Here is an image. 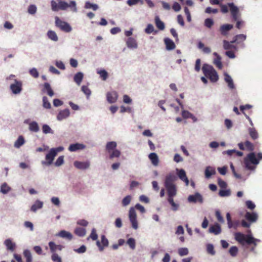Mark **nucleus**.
Returning a JSON list of instances; mask_svg holds the SVG:
<instances>
[{"label":"nucleus","instance_id":"1","mask_svg":"<svg viewBox=\"0 0 262 262\" xmlns=\"http://www.w3.org/2000/svg\"><path fill=\"white\" fill-rule=\"evenodd\" d=\"M176 179L173 173H169L165 177L164 186L167 190L168 198H173L177 194V187L174 183Z\"/></svg>","mask_w":262,"mask_h":262},{"label":"nucleus","instance_id":"2","mask_svg":"<svg viewBox=\"0 0 262 262\" xmlns=\"http://www.w3.org/2000/svg\"><path fill=\"white\" fill-rule=\"evenodd\" d=\"M58 3L54 0L51 2L52 10L53 11H58L59 10H65L68 8H70L74 12L77 11L76 2L74 1H71L69 4L62 0H57Z\"/></svg>","mask_w":262,"mask_h":262},{"label":"nucleus","instance_id":"3","mask_svg":"<svg viewBox=\"0 0 262 262\" xmlns=\"http://www.w3.org/2000/svg\"><path fill=\"white\" fill-rule=\"evenodd\" d=\"M235 239L242 245H244L246 243L249 245L253 244L256 246V243L260 242L259 239L254 238L250 234L245 235L241 232L235 233Z\"/></svg>","mask_w":262,"mask_h":262},{"label":"nucleus","instance_id":"4","mask_svg":"<svg viewBox=\"0 0 262 262\" xmlns=\"http://www.w3.org/2000/svg\"><path fill=\"white\" fill-rule=\"evenodd\" d=\"M245 168L248 170H254L255 169V165L259 164V158L257 155L253 152H250L247 155L244 159Z\"/></svg>","mask_w":262,"mask_h":262},{"label":"nucleus","instance_id":"5","mask_svg":"<svg viewBox=\"0 0 262 262\" xmlns=\"http://www.w3.org/2000/svg\"><path fill=\"white\" fill-rule=\"evenodd\" d=\"M228 6L229 7L233 19L236 21V27L237 29H240L243 26L244 22L239 19L240 17L239 9L233 3H229Z\"/></svg>","mask_w":262,"mask_h":262},{"label":"nucleus","instance_id":"6","mask_svg":"<svg viewBox=\"0 0 262 262\" xmlns=\"http://www.w3.org/2000/svg\"><path fill=\"white\" fill-rule=\"evenodd\" d=\"M202 71L205 76L208 78L212 82H215L219 80V76L216 71L213 67L204 64L202 67Z\"/></svg>","mask_w":262,"mask_h":262},{"label":"nucleus","instance_id":"7","mask_svg":"<svg viewBox=\"0 0 262 262\" xmlns=\"http://www.w3.org/2000/svg\"><path fill=\"white\" fill-rule=\"evenodd\" d=\"M63 150V147L59 146L57 148H53L50 149L49 152L46 156V161H43L41 162L42 165H51L54 158L57 155L58 152H60Z\"/></svg>","mask_w":262,"mask_h":262},{"label":"nucleus","instance_id":"8","mask_svg":"<svg viewBox=\"0 0 262 262\" xmlns=\"http://www.w3.org/2000/svg\"><path fill=\"white\" fill-rule=\"evenodd\" d=\"M117 143L115 141H111L107 143L106 145V150L110 154V158L112 159L114 158H118L121 155V152L116 149Z\"/></svg>","mask_w":262,"mask_h":262},{"label":"nucleus","instance_id":"9","mask_svg":"<svg viewBox=\"0 0 262 262\" xmlns=\"http://www.w3.org/2000/svg\"><path fill=\"white\" fill-rule=\"evenodd\" d=\"M55 25L65 32H70L72 30V27L68 23L62 21L57 16L55 17Z\"/></svg>","mask_w":262,"mask_h":262},{"label":"nucleus","instance_id":"10","mask_svg":"<svg viewBox=\"0 0 262 262\" xmlns=\"http://www.w3.org/2000/svg\"><path fill=\"white\" fill-rule=\"evenodd\" d=\"M22 87V81L15 79H14V83L10 85V89L14 94H18L21 92Z\"/></svg>","mask_w":262,"mask_h":262},{"label":"nucleus","instance_id":"11","mask_svg":"<svg viewBox=\"0 0 262 262\" xmlns=\"http://www.w3.org/2000/svg\"><path fill=\"white\" fill-rule=\"evenodd\" d=\"M129 218L134 229H137L138 227L137 221V215L135 210L133 208H130L129 211Z\"/></svg>","mask_w":262,"mask_h":262},{"label":"nucleus","instance_id":"12","mask_svg":"<svg viewBox=\"0 0 262 262\" xmlns=\"http://www.w3.org/2000/svg\"><path fill=\"white\" fill-rule=\"evenodd\" d=\"M101 244L99 241H97L96 242V245L98 247L99 250L100 251H102L104 247L108 246V241L104 235H101Z\"/></svg>","mask_w":262,"mask_h":262},{"label":"nucleus","instance_id":"13","mask_svg":"<svg viewBox=\"0 0 262 262\" xmlns=\"http://www.w3.org/2000/svg\"><path fill=\"white\" fill-rule=\"evenodd\" d=\"M74 166L78 169H85L90 167V163L89 161L80 162L76 161L74 162Z\"/></svg>","mask_w":262,"mask_h":262},{"label":"nucleus","instance_id":"14","mask_svg":"<svg viewBox=\"0 0 262 262\" xmlns=\"http://www.w3.org/2000/svg\"><path fill=\"white\" fill-rule=\"evenodd\" d=\"M233 26L231 24H225L222 25L220 28V31L223 36H227L228 32L233 28Z\"/></svg>","mask_w":262,"mask_h":262},{"label":"nucleus","instance_id":"15","mask_svg":"<svg viewBox=\"0 0 262 262\" xmlns=\"http://www.w3.org/2000/svg\"><path fill=\"white\" fill-rule=\"evenodd\" d=\"M106 98L110 103H115L118 98L117 93L115 91L108 92L106 94Z\"/></svg>","mask_w":262,"mask_h":262},{"label":"nucleus","instance_id":"16","mask_svg":"<svg viewBox=\"0 0 262 262\" xmlns=\"http://www.w3.org/2000/svg\"><path fill=\"white\" fill-rule=\"evenodd\" d=\"M188 200L189 202L196 203L198 202L202 203L203 202V198L200 193H195L194 195H189Z\"/></svg>","mask_w":262,"mask_h":262},{"label":"nucleus","instance_id":"17","mask_svg":"<svg viewBox=\"0 0 262 262\" xmlns=\"http://www.w3.org/2000/svg\"><path fill=\"white\" fill-rule=\"evenodd\" d=\"M245 217L247 220L251 223L255 222L258 219V215L257 213L254 212H247Z\"/></svg>","mask_w":262,"mask_h":262},{"label":"nucleus","instance_id":"18","mask_svg":"<svg viewBox=\"0 0 262 262\" xmlns=\"http://www.w3.org/2000/svg\"><path fill=\"white\" fill-rule=\"evenodd\" d=\"M178 176L179 178L183 181H184L186 186L189 185V180L188 179L185 170L183 169L177 170Z\"/></svg>","mask_w":262,"mask_h":262},{"label":"nucleus","instance_id":"19","mask_svg":"<svg viewBox=\"0 0 262 262\" xmlns=\"http://www.w3.org/2000/svg\"><path fill=\"white\" fill-rule=\"evenodd\" d=\"M209 231L215 235H218L221 232V228L219 224H215L210 227Z\"/></svg>","mask_w":262,"mask_h":262},{"label":"nucleus","instance_id":"20","mask_svg":"<svg viewBox=\"0 0 262 262\" xmlns=\"http://www.w3.org/2000/svg\"><path fill=\"white\" fill-rule=\"evenodd\" d=\"M164 43L167 50H172L176 48V45L174 42L169 38H165L164 39Z\"/></svg>","mask_w":262,"mask_h":262},{"label":"nucleus","instance_id":"21","mask_svg":"<svg viewBox=\"0 0 262 262\" xmlns=\"http://www.w3.org/2000/svg\"><path fill=\"white\" fill-rule=\"evenodd\" d=\"M70 115V111L69 109H65L61 111L57 115V119L58 120H62Z\"/></svg>","mask_w":262,"mask_h":262},{"label":"nucleus","instance_id":"22","mask_svg":"<svg viewBox=\"0 0 262 262\" xmlns=\"http://www.w3.org/2000/svg\"><path fill=\"white\" fill-rule=\"evenodd\" d=\"M42 91L46 92L50 97H52L54 94L50 84L48 82H46L43 84Z\"/></svg>","mask_w":262,"mask_h":262},{"label":"nucleus","instance_id":"23","mask_svg":"<svg viewBox=\"0 0 262 262\" xmlns=\"http://www.w3.org/2000/svg\"><path fill=\"white\" fill-rule=\"evenodd\" d=\"M49 246L51 251L53 253L57 250H61L63 248V246L60 245H56L53 242H50L49 243Z\"/></svg>","mask_w":262,"mask_h":262},{"label":"nucleus","instance_id":"24","mask_svg":"<svg viewBox=\"0 0 262 262\" xmlns=\"http://www.w3.org/2000/svg\"><path fill=\"white\" fill-rule=\"evenodd\" d=\"M85 148V145L82 144L75 143L71 144L68 149L71 151H75L79 149H82Z\"/></svg>","mask_w":262,"mask_h":262},{"label":"nucleus","instance_id":"25","mask_svg":"<svg viewBox=\"0 0 262 262\" xmlns=\"http://www.w3.org/2000/svg\"><path fill=\"white\" fill-rule=\"evenodd\" d=\"M225 81L228 83V86L230 89H234V84L231 76L227 73L224 74Z\"/></svg>","mask_w":262,"mask_h":262},{"label":"nucleus","instance_id":"26","mask_svg":"<svg viewBox=\"0 0 262 262\" xmlns=\"http://www.w3.org/2000/svg\"><path fill=\"white\" fill-rule=\"evenodd\" d=\"M126 45L129 48H137L138 47L136 40L133 37H129L127 39Z\"/></svg>","mask_w":262,"mask_h":262},{"label":"nucleus","instance_id":"27","mask_svg":"<svg viewBox=\"0 0 262 262\" xmlns=\"http://www.w3.org/2000/svg\"><path fill=\"white\" fill-rule=\"evenodd\" d=\"M7 249L11 251H13L15 248V244L12 242L10 239H7L4 242Z\"/></svg>","mask_w":262,"mask_h":262},{"label":"nucleus","instance_id":"28","mask_svg":"<svg viewBox=\"0 0 262 262\" xmlns=\"http://www.w3.org/2000/svg\"><path fill=\"white\" fill-rule=\"evenodd\" d=\"M149 159L150 160L152 164L155 165H158L159 163V158L155 152H152L149 155Z\"/></svg>","mask_w":262,"mask_h":262},{"label":"nucleus","instance_id":"29","mask_svg":"<svg viewBox=\"0 0 262 262\" xmlns=\"http://www.w3.org/2000/svg\"><path fill=\"white\" fill-rule=\"evenodd\" d=\"M58 235L62 238L68 239V240H71L73 238L72 234L68 231L65 230H61L58 233Z\"/></svg>","mask_w":262,"mask_h":262},{"label":"nucleus","instance_id":"30","mask_svg":"<svg viewBox=\"0 0 262 262\" xmlns=\"http://www.w3.org/2000/svg\"><path fill=\"white\" fill-rule=\"evenodd\" d=\"M213 54L216 56V58L214 60L213 63L219 69H222L223 64L221 61V57L217 54V53L214 52Z\"/></svg>","mask_w":262,"mask_h":262},{"label":"nucleus","instance_id":"31","mask_svg":"<svg viewBox=\"0 0 262 262\" xmlns=\"http://www.w3.org/2000/svg\"><path fill=\"white\" fill-rule=\"evenodd\" d=\"M23 255L26 259V262H32L33 257L31 252L29 250H25L23 252Z\"/></svg>","mask_w":262,"mask_h":262},{"label":"nucleus","instance_id":"32","mask_svg":"<svg viewBox=\"0 0 262 262\" xmlns=\"http://www.w3.org/2000/svg\"><path fill=\"white\" fill-rule=\"evenodd\" d=\"M74 233L80 237L84 236L86 234V230L81 227H77L74 230Z\"/></svg>","mask_w":262,"mask_h":262},{"label":"nucleus","instance_id":"33","mask_svg":"<svg viewBox=\"0 0 262 262\" xmlns=\"http://www.w3.org/2000/svg\"><path fill=\"white\" fill-rule=\"evenodd\" d=\"M29 130L33 132H37L39 131V128L37 123L35 121H32L29 123Z\"/></svg>","mask_w":262,"mask_h":262},{"label":"nucleus","instance_id":"34","mask_svg":"<svg viewBox=\"0 0 262 262\" xmlns=\"http://www.w3.org/2000/svg\"><path fill=\"white\" fill-rule=\"evenodd\" d=\"M42 206L43 203L40 201L37 200L31 206V210L33 212H35L37 209L41 208Z\"/></svg>","mask_w":262,"mask_h":262},{"label":"nucleus","instance_id":"35","mask_svg":"<svg viewBox=\"0 0 262 262\" xmlns=\"http://www.w3.org/2000/svg\"><path fill=\"white\" fill-rule=\"evenodd\" d=\"M155 24L156 27L160 30H163L165 28V25L163 21L159 18V16H157L155 17Z\"/></svg>","mask_w":262,"mask_h":262},{"label":"nucleus","instance_id":"36","mask_svg":"<svg viewBox=\"0 0 262 262\" xmlns=\"http://www.w3.org/2000/svg\"><path fill=\"white\" fill-rule=\"evenodd\" d=\"M47 36L49 38L54 41H57L58 39V36L55 31L49 30L47 32Z\"/></svg>","mask_w":262,"mask_h":262},{"label":"nucleus","instance_id":"37","mask_svg":"<svg viewBox=\"0 0 262 262\" xmlns=\"http://www.w3.org/2000/svg\"><path fill=\"white\" fill-rule=\"evenodd\" d=\"M215 173V171L214 169L211 167H207L205 171V177L207 178H209L212 175H213Z\"/></svg>","mask_w":262,"mask_h":262},{"label":"nucleus","instance_id":"38","mask_svg":"<svg viewBox=\"0 0 262 262\" xmlns=\"http://www.w3.org/2000/svg\"><path fill=\"white\" fill-rule=\"evenodd\" d=\"M25 143V139L23 136H19L14 143V146L16 148H19Z\"/></svg>","mask_w":262,"mask_h":262},{"label":"nucleus","instance_id":"39","mask_svg":"<svg viewBox=\"0 0 262 262\" xmlns=\"http://www.w3.org/2000/svg\"><path fill=\"white\" fill-rule=\"evenodd\" d=\"M83 74L81 72H78L76 74L74 77V81L78 84L80 85L83 79Z\"/></svg>","mask_w":262,"mask_h":262},{"label":"nucleus","instance_id":"40","mask_svg":"<svg viewBox=\"0 0 262 262\" xmlns=\"http://www.w3.org/2000/svg\"><path fill=\"white\" fill-rule=\"evenodd\" d=\"M248 131L249 135L253 140H255L258 138V133L255 128H249Z\"/></svg>","mask_w":262,"mask_h":262},{"label":"nucleus","instance_id":"41","mask_svg":"<svg viewBox=\"0 0 262 262\" xmlns=\"http://www.w3.org/2000/svg\"><path fill=\"white\" fill-rule=\"evenodd\" d=\"M246 35L244 34H238L236 35L234 39L231 41V42H238L240 41H243L246 40Z\"/></svg>","mask_w":262,"mask_h":262},{"label":"nucleus","instance_id":"42","mask_svg":"<svg viewBox=\"0 0 262 262\" xmlns=\"http://www.w3.org/2000/svg\"><path fill=\"white\" fill-rule=\"evenodd\" d=\"M84 8L85 9H92L96 11L98 9V6L96 4H92L89 2H86L85 4Z\"/></svg>","mask_w":262,"mask_h":262},{"label":"nucleus","instance_id":"43","mask_svg":"<svg viewBox=\"0 0 262 262\" xmlns=\"http://www.w3.org/2000/svg\"><path fill=\"white\" fill-rule=\"evenodd\" d=\"M167 201L168 203L171 205L172 210L177 211L178 209L179 205V204L174 202L173 198H168Z\"/></svg>","mask_w":262,"mask_h":262},{"label":"nucleus","instance_id":"44","mask_svg":"<svg viewBox=\"0 0 262 262\" xmlns=\"http://www.w3.org/2000/svg\"><path fill=\"white\" fill-rule=\"evenodd\" d=\"M233 43V42H231V41L230 42L226 40H224L223 41L224 48L225 50H229L233 48L235 49V47L232 44Z\"/></svg>","mask_w":262,"mask_h":262},{"label":"nucleus","instance_id":"45","mask_svg":"<svg viewBox=\"0 0 262 262\" xmlns=\"http://www.w3.org/2000/svg\"><path fill=\"white\" fill-rule=\"evenodd\" d=\"M207 252L208 254L214 255L215 254V251L214 249V247L212 244H208L206 246Z\"/></svg>","mask_w":262,"mask_h":262},{"label":"nucleus","instance_id":"46","mask_svg":"<svg viewBox=\"0 0 262 262\" xmlns=\"http://www.w3.org/2000/svg\"><path fill=\"white\" fill-rule=\"evenodd\" d=\"M145 32L147 34H150L152 32H155V33H157V31H155L154 27L151 24H148L146 29H145Z\"/></svg>","mask_w":262,"mask_h":262},{"label":"nucleus","instance_id":"47","mask_svg":"<svg viewBox=\"0 0 262 262\" xmlns=\"http://www.w3.org/2000/svg\"><path fill=\"white\" fill-rule=\"evenodd\" d=\"M103 80H105L108 77L107 72L104 70H101L97 72Z\"/></svg>","mask_w":262,"mask_h":262},{"label":"nucleus","instance_id":"48","mask_svg":"<svg viewBox=\"0 0 262 262\" xmlns=\"http://www.w3.org/2000/svg\"><path fill=\"white\" fill-rule=\"evenodd\" d=\"M42 102H43V106L47 109H49L51 108V104L49 101L48 98L46 96H43L42 98Z\"/></svg>","mask_w":262,"mask_h":262},{"label":"nucleus","instance_id":"49","mask_svg":"<svg viewBox=\"0 0 262 262\" xmlns=\"http://www.w3.org/2000/svg\"><path fill=\"white\" fill-rule=\"evenodd\" d=\"M89 238H91L93 241H96L97 239L98 235L95 228L92 229L89 237H88V239H89Z\"/></svg>","mask_w":262,"mask_h":262},{"label":"nucleus","instance_id":"50","mask_svg":"<svg viewBox=\"0 0 262 262\" xmlns=\"http://www.w3.org/2000/svg\"><path fill=\"white\" fill-rule=\"evenodd\" d=\"M244 145H245V146L246 147V149L250 151L254 150V145H253V144L251 143L250 141H246L244 143Z\"/></svg>","mask_w":262,"mask_h":262},{"label":"nucleus","instance_id":"51","mask_svg":"<svg viewBox=\"0 0 262 262\" xmlns=\"http://www.w3.org/2000/svg\"><path fill=\"white\" fill-rule=\"evenodd\" d=\"M214 24V21L211 18H206L204 21L205 26L208 28H211Z\"/></svg>","mask_w":262,"mask_h":262},{"label":"nucleus","instance_id":"52","mask_svg":"<svg viewBox=\"0 0 262 262\" xmlns=\"http://www.w3.org/2000/svg\"><path fill=\"white\" fill-rule=\"evenodd\" d=\"M131 201V196L127 195L122 201V204L123 206H126L129 204Z\"/></svg>","mask_w":262,"mask_h":262},{"label":"nucleus","instance_id":"53","mask_svg":"<svg viewBox=\"0 0 262 262\" xmlns=\"http://www.w3.org/2000/svg\"><path fill=\"white\" fill-rule=\"evenodd\" d=\"M127 244L132 249H134L136 247L135 240L133 238H129L127 241Z\"/></svg>","mask_w":262,"mask_h":262},{"label":"nucleus","instance_id":"54","mask_svg":"<svg viewBox=\"0 0 262 262\" xmlns=\"http://www.w3.org/2000/svg\"><path fill=\"white\" fill-rule=\"evenodd\" d=\"M37 10V8L34 5H31L29 6L28 12L30 14H34Z\"/></svg>","mask_w":262,"mask_h":262},{"label":"nucleus","instance_id":"55","mask_svg":"<svg viewBox=\"0 0 262 262\" xmlns=\"http://www.w3.org/2000/svg\"><path fill=\"white\" fill-rule=\"evenodd\" d=\"M178 253L180 256L187 255L188 254V250L186 248H181L178 250Z\"/></svg>","mask_w":262,"mask_h":262},{"label":"nucleus","instance_id":"56","mask_svg":"<svg viewBox=\"0 0 262 262\" xmlns=\"http://www.w3.org/2000/svg\"><path fill=\"white\" fill-rule=\"evenodd\" d=\"M226 218L227 221L228 226L229 228H231L233 227V222L231 220V216L230 213L228 212L226 214Z\"/></svg>","mask_w":262,"mask_h":262},{"label":"nucleus","instance_id":"57","mask_svg":"<svg viewBox=\"0 0 262 262\" xmlns=\"http://www.w3.org/2000/svg\"><path fill=\"white\" fill-rule=\"evenodd\" d=\"M238 252V248L236 246H232L229 250V253L232 256H236Z\"/></svg>","mask_w":262,"mask_h":262},{"label":"nucleus","instance_id":"58","mask_svg":"<svg viewBox=\"0 0 262 262\" xmlns=\"http://www.w3.org/2000/svg\"><path fill=\"white\" fill-rule=\"evenodd\" d=\"M51 258L54 262H62L61 257L55 253L52 254Z\"/></svg>","mask_w":262,"mask_h":262},{"label":"nucleus","instance_id":"59","mask_svg":"<svg viewBox=\"0 0 262 262\" xmlns=\"http://www.w3.org/2000/svg\"><path fill=\"white\" fill-rule=\"evenodd\" d=\"M1 190L3 193L5 194L10 191V188L6 183H4L1 186Z\"/></svg>","mask_w":262,"mask_h":262},{"label":"nucleus","instance_id":"60","mask_svg":"<svg viewBox=\"0 0 262 262\" xmlns=\"http://www.w3.org/2000/svg\"><path fill=\"white\" fill-rule=\"evenodd\" d=\"M64 162V157L63 156H59L56 160L55 165L56 166H61Z\"/></svg>","mask_w":262,"mask_h":262},{"label":"nucleus","instance_id":"61","mask_svg":"<svg viewBox=\"0 0 262 262\" xmlns=\"http://www.w3.org/2000/svg\"><path fill=\"white\" fill-rule=\"evenodd\" d=\"M30 74L34 78H38L39 76V74L37 70L35 68H32L29 71Z\"/></svg>","mask_w":262,"mask_h":262},{"label":"nucleus","instance_id":"62","mask_svg":"<svg viewBox=\"0 0 262 262\" xmlns=\"http://www.w3.org/2000/svg\"><path fill=\"white\" fill-rule=\"evenodd\" d=\"M81 90L88 97H89L91 94V90L87 86L83 85L81 87Z\"/></svg>","mask_w":262,"mask_h":262},{"label":"nucleus","instance_id":"63","mask_svg":"<svg viewBox=\"0 0 262 262\" xmlns=\"http://www.w3.org/2000/svg\"><path fill=\"white\" fill-rule=\"evenodd\" d=\"M42 132L44 134H48L51 132V128L47 124L43 125L42 127Z\"/></svg>","mask_w":262,"mask_h":262},{"label":"nucleus","instance_id":"64","mask_svg":"<svg viewBox=\"0 0 262 262\" xmlns=\"http://www.w3.org/2000/svg\"><path fill=\"white\" fill-rule=\"evenodd\" d=\"M246 205L247 207L250 210H253L255 207V204L251 201H246Z\"/></svg>","mask_w":262,"mask_h":262}]
</instances>
